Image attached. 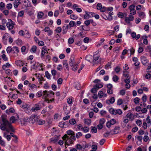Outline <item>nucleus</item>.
<instances>
[{
    "label": "nucleus",
    "mask_w": 151,
    "mask_h": 151,
    "mask_svg": "<svg viewBox=\"0 0 151 151\" xmlns=\"http://www.w3.org/2000/svg\"><path fill=\"white\" fill-rule=\"evenodd\" d=\"M62 138L64 140L66 141L65 142V147L66 148H67L66 147V145L68 146H69V144H68V142H67V140H66V139H69L68 142L70 144L73 143L72 142L74 141L76 139L75 135H72L69 137L68 136H67L66 134H65L63 136Z\"/></svg>",
    "instance_id": "obj_1"
},
{
    "label": "nucleus",
    "mask_w": 151,
    "mask_h": 151,
    "mask_svg": "<svg viewBox=\"0 0 151 151\" xmlns=\"http://www.w3.org/2000/svg\"><path fill=\"white\" fill-rule=\"evenodd\" d=\"M11 124L7 120L3 122V123L0 125V128L1 130L4 131L6 128L9 127Z\"/></svg>",
    "instance_id": "obj_2"
},
{
    "label": "nucleus",
    "mask_w": 151,
    "mask_h": 151,
    "mask_svg": "<svg viewBox=\"0 0 151 151\" xmlns=\"http://www.w3.org/2000/svg\"><path fill=\"white\" fill-rule=\"evenodd\" d=\"M30 122L32 123H34L37 120L38 116H37L35 114L32 115L29 118Z\"/></svg>",
    "instance_id": "obj_3"
},
{
    "label": "nucleus",
    "mask_w": 151,
    "mask_h": 151,
    "mask_svg": "<svg viewBox=\"0 0 151 151\" xmlns=\"http://www.w3.org/2000/svg\"><path fill=\"white\" fill-rule=\"evenodd\" d=\"M120 127H115L113 130L110 131L112 135L118 134L119 133V131Z\"/></svg>",
    "instance_id": "obj_4"
},
{
    "label": "nucleus",
    "mask_w": 151,
    "mask_h": 151,
    "mask_svg": "<svg viewBox=\"0 0 151 151\" xmlns=\"http://www.w3.org/2000/svg\"><path fill=\"white\" fill-rule=\"evenodd\" d=\"M142 63L144 65H145L148 62V60L144 56H142L141 58Z\"/></svg>",
    "instance_id": "obj_5"
},
{
    "label": "nucleus",
    "mask_w": 151,
    "mask_h": 151,
    "mask_svg": "<svg viewBox=\"0 0 151 151\" xmlns=\"http://www.w3.org/2000/svg\"><path fill=\"white\" fill-rule=\"evenodd\" d=\"M75 60L74 58L73 57L71 56L70 58L69 63V65L70 66L72 67L74 64V63H75Z\"/></svg>",
    "instance_id": "obj_6"
},
{
    "label": "nucleus",
    "mask_w": 151,
    "mask_h": 151,
    "mask_svg": "<svg viewBox=\"0 0 151 151\" xmlns=\"http://www.w3.org/2000/svg\"><path fill=\"white\" fill-rule=\"evenodd\" d=\"M40 106L37 104H35V106L32 108L31 110L32 111H36L37 110H40Z\"/></svg>",
    "instance_id": "obj_7"
},
{
    "label": "nucleus",
    "mask_w": 151,
    "mask_h": 151,
    "mask_svg": "<svg viewBox=\"0 0 151 151\" xmlns=\"http://www.w3.org/2000/svg\"><path fill=\"white\" fill-rule=\"evenodd\" d=\"M45 31L46 32H47L48 33V35L50 36L52 35V30L50 29V28L49 27H46L45 28Z\"/></svg>",
    "instance_id": "obj_8"
},
{
    "label": "nucleus",
    "mask_w": 151,
    "mask_h": 151,
    "mask_svg": "<svg viewBox=\"0 0 151 151\" xmlns=\"http://www.w3.org/2000/svg\"><path fill=\"white\" fill-rule=\"evenodd\" d=\"M93 63H95L96 61L98 60V59H99V56H98L97 54L94 55L93 56Z\"/></svg>",
    "instance_id": "obj_9"
},
{
    "label": "nucleus",
    "mask_w": 151,
    "mask_h": 151,
    "mask_svg": "<svg viewBox=\"0 0 151 151\" xmlns=\"http://www.w3.org/2000/svg\"><path fill=\"white\" fill-rule=\"evenodd\" d=\"M36 122L37 124H38L40 125L43 124L45 123V120L42 119H39L38 120V119H37V120Z\"/></svg>",
    "instance_id": "obj_10"
},
{
    "label": "nucleus",
    "mask_w": 151,
    "mask_h": 151,
    "mask_svg": "<svg viewBox=\"0 0 151 151\" xmlns=\"http://www.w3.org/2000/svg\"><path fill=\"white\" fill-rule=\"evenodd\" d=\"M6 26L9 30H11L14 27L13 24L12 23L9 22H8L6 23Z\"/></svg>",
    "instance_id": "obj_11"
},
{
    "label": "nucleus",
    "mask_w": 151,
    "mask_h": 151,
    "mask_svg": "<svg viewBox=\"0 0 151 151\" xmlns=\"http://www.w3.org/2000/svg\"><path fill=\"white\" fill-rule=\"evenodd\" d=\"M109 112L112 114L115 115L116 114V110H114L113 108H111L109 109Z\"/></svg>",
    "instance_id": "obj_12"
},
{
    "label": "nucleus",
    "mask_w": 151,
    "mask_h": 151,
    "mask_svg": "<svg viewBox=\"0 0 151 151\" xmlns=\"http://www.w3.org/2000/svg\"><path fill=\"white\" fill-rule=\"evenodd\" d=\"M115 101V99L114 97L111 98L109 100H107L106 101V103L109 104L108 102H109L110 103L113 104Z\"/></svg>",
    "instance_id": "obj_13"
},
{
    "label": "nucleus",
    "mask_w": 151,
    "mask_h": 151,
    "mask_svg": "<svg viewBox=\"0 0 151 151\" xmlns=\"http://www.w3.org/2000/svg\"><path fill=\"white\" fill-rule=\"evenodd\" d=\"M19 50L17 47H14L12 48V52L13 53H18Z\"/></svg>",
    "instance_id": "obj_14"
},
{
    "label": "nucleus",
    "mask_w": 151,
    "mask_h": 151,
    "mask_svg": "<svg viewBox=\"0 0 151 151\" xmlns=\"http://www.w3.org/2000/svg\"><path fill=\"white\" fill-rule=\"evenodd\" d=\"M20 4H21V2L20 1L17 2V0H15L14 2V7L16 8H17Z\"/></svg>",
    "instance_id": "obj_15"
},
{
    "label": "nucleus",
    "mask_w": 151,
    "mask_h": 151,
    "mask_svg": "<svg viewBox=\"0 0 151 151\" xmlns=\"http://www.w3.org/2000/svg\"><path fill=\"white\" fill-rule=\"evenodd\" d=\"M11 66L9 63H7L6 65H4L2 66V68L4 70H5L6 68H9Z\"/></svg>",
    "instance_id": "obj_16"
},
{
    "label": "nucleus",
    "mask_w": 151,
    "mask_h": 151,
    "mask_svg": "<svg viewBox=\"0 0 151 151\" xmlns=\"http://www.w3.org/2000/svg\"><path fill=\"white\" fill-rule=\"evenodd\" d=\"M98 89L96 87V86H94L91 91V92L92 93H95L96 92Z\"/></svg>",
    "instance_id": "obj_17"
},
{
    "label": "nucleus",
    "mask_w": 151,
    "mask_h": 151,
    "mask_svg": "<svg viewBox=\"0 0 151 151\" xmlns=\"http://www.w3.org/2000/svg\"><path fill=\"white\" fill-rule=\"evenodd\" d=\"M63 65L65 66L66 68L68 70V63H67V60H64L63 62Z\"/></svg>",
    "instance_id": "obj_18"
},
{
    "label": "nucleus",
    "mask_w": 151,
    "mask_h": 151,
    "mask_svg": "<svg viewBox=\"0 0 151 151\" xmlns=\"http://www.w3.org/2000/svg\"><path fill=\"white\" fill-rule=\"evenodd\" d=\"M92 59V56L91 55H87L85 57V59L90 62H91L90 59Z\"/></svg>",
    "instance_id": "obj_19"
},
{
    "label": "nucleus",
    "mask_w": 151,
    "mask_h": 151,
    "mask_svg": "<svg viewBox=\"0 0 151 151\" xmlns=\"http://www.w3.org/2000/svg\"><path fill=\"white\" fill-rule=\"evenodd\" d=\"M5 8V4L3 2H1L0 3V9L1 10H3Z\"/></svg>",
    "instance_id": "obj_20"
},
{
    "label": "nucleus",
    "mask_w": 151,
    "mask_h": 151,
    "mask_svg": "<svg viewBox=\"0 0 151 151\" xmlns=\"http://www.w3.org/2000/svg\"><path fill=\"white\" fill-rule=\"evenodd\" d=\"M69 123L72 125H74L76 123V122L75 119H72L69 121Z\"/></svg>",
    "instance_id": "obj_21"
},
{
    "label": "nucleus",
    "mask_w": 151,
    "mask_h": 151,
    "mask_svg": "<svg viewBox=\"0 0 151 151\" xmlns=\"http://www.w3.org/2000/svg\"><path fill=\"white\" fill-rule=\"evenodd\" d=\"M67 133L69 135H75L74 132L71 130H68L67 131Z\"/></svg>",
    "instance_id": "obj_22"
},
{
    "label": "nucleus",
    "mask_w": 151,
    "mask_h": 151,
    "mask_svg": "<svg viewBox=\"0 0 151 151\" xmlns=\"http://www.w3.org/2000/svg\"><path fill=\"white\" fill-rule=\"evenodd\" d=\"M51 73L53 76V78H55V76L57 72L55 70H51Z\"/></svg>",
    "instance_id": "obj_23"
},
{
    "label": "nucleus",
    "mask_w": 151,
    "mask_h": 151,
    "mask_svg": "<svg viewBox=\"0 0 151 151\" xmlns=\"http://www.w3.org/2000/svg\"><path fill=\"white\" fill-rule=\"evenodd\" d=\"M43 15L44 14L42 12H39L37 16L38 18L39 19L40 18H42L43 16Z\"/></svg>",
    "instance_id": "obj_24"
},
{
    "label": "nucleus",
    "mask_w": 151,
    "mask_h": 151,
    "mask_svg": "<svg viewBox=\"0 0 151 151\" xmlns=\"http://www.w3.org/2000/svg\"><path fill=\"white\" fill-rule=\"evenodd\" d=\"M91 122V120L90 119H84V123L87 124H90Z\"/></svg>",
    "instance_id": "obj_25"
},
{
    "label": "nucleus",
    "mask_w": 151,
    "mask_h": 151,
    "mask_svg": "<svg viewBox=\"0 0 151 151\" xmlns=\"http://www.w3.org/2000/svg\"><path fill=\"white\" fill-rule=\"evenodd\" d=\"M81 129H82V130L85 133L89 131V128L87 127H85L84 128L82 127L81 128Z\"/></svg>",
    "instance_id": "obj_26"
},
{
    "label": "nucleus",
    "mask_w": 151,
    "mask_h": 151,
    "mask_svg": "<svg viewBox=\"0 0 151 151\" xmlns=\"http://www.w3.org/2000/svg\"><path fill=\"white\" fill-rule=\"evenodd\" d=\"M139 16L142 18H143L145 16V14L144 12H138Z\"/></svg>",
    "instance_id": "obj_27"
},
{
    "label": "nucleus",
    "mask_w": 151,
    "mask_h": 151,
    "mask_svg": "<svg viewBox=\"0 0 151 151\" xmlns=\"http://www.w3.org/2000/svg\"><path fill=\"white\" fill-rule=\"evenodd\" d=\"M102 5L101 3H98L96 6V8L97 10H100L102 8Z\"/></svg>",
    "instance_id": "obj_28"
},
{
    "label": "nucleus",
    "mask_w": 151,
    "mask_h": 151,
    "mask_svg": "<svg viewBox=\"0 0 151 151\" xmlns=\"http://www.w3.org/2000/svg\"><path fill=\"white\" fill-rule=\"evenodd\" d=\"M119 79L118 76L116 75H115L113 77V80L115 82H116Z\"/></svg>",
    "instance_id": "obj_29"
},
{
    "label": "nucleus",
    "mask_w": 151,
    "mask_h": 151,
    "mask_svg": "<svg viewBox=\"0 0 151 151\" xmlns=\"http://www.w3.org/2000/svg\"><path fill=\"white\" fill-rule=\"evenodd\" d=\"M7 52L8 53H10L11 52H12V48L10 47H9L6 49Z\"/></svg>",
    "instance_id": "obj_30"
},
{
    "label": "nucleus",
    "mask_w": 151,
    "mask_h": 151,
    "mask_svg": "<svg viewBox=\"0 0 151 151\" xmlns=\"http://www.w3.org/2000/svg\"><path fill=\"white\" fill-rule=\"evenodd\" d=\"M75 23L73 21H71L69 23V25L70 27H73L75 26Z\"/></svg>",
    "instance_id": "obj_31"
},
{
    "label": "nucleus",
    "mask_w": 151,
    "mask_h": 151,
    "mask_svg": "<svg viewBox=\"0 0 151 151\" xmlns=\"http://www.w3.org/2000/svg\"><path fill=\"white\" fill-rule=\"evenodd\" d=\"M139 100H140V99L139 98L137 97L135 98L134 99V101L135 104H137L139 103Z\"/></svg>",
    "instance_id": "obj_32"
},
{
    "label": "nucleus",
    "mask_w": 151,
    "mask_h": 151,
    "mask_svg": "<svg viewBox=\"0 0 151 151\" xmlns=\"http://www.w3.org/2000/svg\"><path fill=\"white\" fill-rule=\"evenodd\" d=\"M12 5L11 3L8 4H7L6 7L8 10L12 8Z\"/></svg>",
    "instance_id": "obj_33"
},
{
    "label": "nucleus",
    "mask_w": 151,
    "mask_h": 151,
    "mask_svg": "<svg viewBox=\"0 0 151 151\" xmlns=\"http://www.w3.org/2000/svg\"><path fill=\"white\" fill-rule=\"evenodd\" d=\"M85 13L86 15H84V18L85 19H88L89 17L88 14V12L86 11Z\"/></svg>",
    "instance_id": "obj_34"
},
{
    "label": "nucleus",
    "mask_w": 151,
    "mask_h": 151,
    "mask_svg": "<svg viewBox=\"0 0 151 151\" xmlns=\"http://www.w3.org/2000/svg\"><path fill=\"white\" fill-rule=\"evenodd\" d=\"M82 136V134L81 132L77 133L76 134V137L77 139H78L80 137Z\"/></svg>",
    "instance_id": "obj_35"
},
{
    "label": "nucleus",
    "mask_w": 151,
    "mask_h": 151,
    "mask_svg": "<svg viewBox=\"0 0 151 151\" xmlns=\"http://www.w3.org/2000/svg\"><path fill=\"white\" fill-rule=\"evenodd\" d=\"M65 125V122H61L59 123V124L58 126L59 127L61 128L64 127V126Z\"/></svg>",
    "instance_id": "obj_36"
},
{
    "label": "nucleus",
    "mask_w": 151,
    "mask_h": 151,
    "mask_svg": "<svg viewBox=\"0 0 151 151\" xmlns=\"http://www.w3.org/2000/svg\"><path fill=\"white\" fill-rule=\"evenodd\" d=\"M45 75L46 77L49 79H50V75L48 71H46L45 72Z\"/></svg>",
    "instance_id": "obj_37"
},
{
    "label": "nucleus",
    "mask_w": 151,
    "mask_h": 151,
    "mask_svg": "<svg viewBox=\"0 0 151 151\" xmlns=\"http://www.w3.org/2000/svg\"><path fill=\"white\" fill-rule=\"evenodd\" d=\"M96 87L98 89L101 88L103 87V85L101 83H98L96 84Z\"/></svg>",
    "instance_id": "obj_38"
},
{
    "label": "nucleus",
    "mask_w": 151,
    "mask_h": 151,
    "mask_svg": "<svg viewBox=\"0 0 151 151\" xmlns=\"http://www.w3.org/2000/svg\"><path fill=\"white\" fill-rule=\"evenodd\" d=\"M91 132L93 133H96L97 132V129L95 127H91Z\"/></svg>",
    "instance_id": "obj_39"
},
{
    "label": "nucleus",
    "mask_w": 151,
    "mask_h": 151,
    "mask_svg": "<svg viewBox=\"0 0 151 151\" xmlns=\"http://www.w3.org/2000/svg\"><path fill=\"white\" fill-rule=\"evenodd\" d=\"M121 68L119 66H117L114 69V70L117 73H118L120 70Z\"/></svg>",
    "instance_id": "obj_40"
},
{
    "label": "nucleus",
    "mask_w": 151,
    "mask_h": 151,
    "mask_svg": "<svg viewBox=\"0 0 151 151\" xmlns=\"http://www.w3.org/2000/svg\"><path fill=\"white\" fill-rule=\"evenodd\" d=\"M2 57L3 60L5 61H7L8 60V58L6 57V55L4 54H3L2 56Z\"/></svg>",
    "instance_id": "obj_41"
},
{
    "label": "nucleus",
    "mask_w": 151,
    "mask_h": 151,
    "mask_svg": "<svg viewBox=\"0 0 151 151\" xmlns=\"http://www.w3.org/2000/svg\"><path fill=\"white\" fill-rule=\"evenodd\" d=\"M74 42V40L72 38H70L68 40V43L70 44H72Z\"/></svg>",
    "instance_id": "obj_42"
},
{
    "label": "nucleus",
    "mask_w": 151,
    "mask_h": 151,
    "mask_svg": "<svg viewBox=\"0 0 151 151\" xmlns=\"http://www.w3.org/2000/svg\"><path fill=\"white\" fill-rule=\"evenodd\" d=\"M63 80L61 78H59L57 81L58 84H61L63 82Z\"/></svg>",
    "instance_id": "obj_43"
},
{
    "label": "nucleus",
    "mask_w": 151,
    "mask_h": 151,
    "mask_svg": "<svg viewBox=\"0 0 151 151\" xmlns=\"http://www.w3.org/2000/svg\"><path fill=\"white\" fill-rule=\"evenodd\" d=\"M76 148L79 150H82L83 149V147H82L79 144H77L76 146Z\"/></svg>",
    "instance_id": "obj_44"
},
{
    "label": "nucleus",
    "mask_w": 151,
    "mask_h": 151,
    "mask_svg": "<svg viewBox=\"0 0 151 151\" xmlns=\"http://www.w3.org/2000/svg\"><path fill=\"white\" fill-rule=\"evenodd\" d=\"M135 138L137 139L139 141L141 142L142 139V137L141 136H136L135 137Z\"/></svg>",
    "instance_id": "obj_45"
},
{
    "label": "nucleus",
    "mask_w": 151,
    "mask_h": 151,
    "mask_svg": "<svg viewBox=\"0 0 151 151\" xmlns=\"http://www.w3.org/2000/svg\"><path fill=\"white\" fill-rule=\"evenodd\" d=\"M116 114H118L119 115H121L122 113V111L120 109H117V110H116Z\"/></svg>",
    "instance_id": "obj_46"
},
{
    "label": "nucleus",
    "mask_w": 151,
    "mask_h": 151,
    "mask_svg": "<svg viewBox=\"0 0 151 151\" xmlns=\"http://www.w3.org/2000/svg\"><path fill=\"white\" fill-rule=\"evenodd\" d=\"M103 95V93L102 91H100L99 92V93H98V96H99V98H101L102 97Z\"/></svg>",
    "instance_id": "obj_47"
},
{
    "label": "nucleus",
    "mask_w": 151,
    "mask_h": 151,
    "mask_svg": "<svg viewBox=\"0 0 151 151\" xmlns=\"http://www.w3.org/2000/svg\"><path fill=\"white\" fill-rule=\"evenodd\" d=\"M123 102L122 100L121 99H119L117 101V104L118 105H121Z\"/></svg>",
    "instance_id": "obj_48"
},
{
    "label": "nucleus",
    "mask_w": 151,
    "mask_h": 151,
    "mask_svg": "<svg viewBox=\"0 0 151 151\" xmlns=\"http://www.w3.org/2000/svg\"><path fill=\"white\" fill-rule=\"evenodd\" d=\"M105 122V120L104 118H102L99 120V124L103 125L104 124Z\"/></svg>",
    "instance_id": "obj_49"
},
{
    "label": "nucleus",
    "mask_w": 151,
    "mask_h": 151,
    "mask_svg": "<svg viewBox=\"0 0 151 151\" xmlns=\"http://www.w3.org/2000/svg\"><path fill=\"white\" fill-rule=\"evenodd\" d=\"M78 66V64L76 63L74 64L73 66V67L72 68V69L73 71L76 70L77 69V67Z\"/></svg>",
    "instance_id": "obj_50"
},
{
    "label": "nucleus",
    "mask_w": 151,
    "mask_h": 151,
    "mask_svg": "<svg viewBox=\"0 0 151 151\" xmlns=\"http://www.w3.org/2000/svg\"><path fill=\"white\" fill-rule=\"evenodd\" d=\"M1 118L3 122L7 121L6 119V116L4 115H2L1 116Z\"/></svg>",
    "instance_id": "obj_51"
},
{
    "label": "nucleus",
    "mask_w": 151,
    "mask_h": 151,
    "mask_svg": "<svg viewBox=\"0 0 151 151\" xmlns=\"http://www.w3.org/2000/svg\"><path fill=\"white\" fill-rule=\"evenodd\" d=\"M10 121H12V123H14L15 121V118L14 116H12L10 118Z\"/></svg>",
    "instance_id": "obj_52"
},
{
    "label": "nucleus",
    "mask_w": 151,
    "mask_h": 151,
    "mask_svg": "<svg viewBox=\"0 0 151 151\" xmlns=\"http://www.w3.org/2000/svg\"><path fill=\"white\" fill-rule=\"evenodd\" d=\"M110 133L111 134V132H110L107 131L105 134H104L103 136L104 137H108Z\"/></svg>",
    "instance_id": "obj_53"
},
{
    "label": "nucleus",
    "mask_w": 151,
    "mask_h": 151,
    "mask_svg": "<svg viewBox=\"0 0 151 151\" xmlns=\"http://www.w3.org/2000/svg\"><path fill=\"white\" fill-rule=\"evenodd\" d=\"M117 15L118 17L120 18H122L124 16V14L122 13L121 12H119L118 13Z\"/></svg>",
    "instance_id": "obj_54"
},
{
    "label": "nucleus",
    "mask_w": 151,
    "mask_h": 151,
    "mask_svg": "<svg viewBox=\"0 0 151 151\" xmlns=\"http://www.w3.org/2000/svg\"><path fill=\"white\" fill-rule=\"evenodd\" d=\"M42 91H40L37 92L36 94V96H37L38 97H40L42 95Z\"/></svg>",
    "instance_id": "obj_55"
},
{
    "label": "nucleus",
    "mask_w": 151,
    "mask_h": 151,
    "mask_svg": "<svg viewBox=\"0 0 151 151\" xmlns=\"http://www.w3.org/2000/svg\"><path fill=\"white\" fill-rule=\"evenodd\" d=\"M97 146L95 145H93L92 146V150L94 151H96L97 149Z\"/></svg>",
    "instance_id": "obj_56"
},
{
    "label": "nucleus",
    "mask_w": 151,
    "mask_h": 151,
    "mask_svg": "<svg viewBox=\"0 0 151 151\" xmlns=\"http://www.w3.org/2000/svg\"><path fill=\"white\" fill-rule=\"evenodd\" d=\"M70 18L73 19H76L78 18V17L74 14H72L70 15Z\"/></svg>",
    "instance_id": "obj_57"
},
{
    "label": "nucleus",
    "mask_w": 151,
    "mask_h": 151,
    "mask_svg": "<svg viewBox=\"0 0 151 151\" xmlns=\"http://www.w3.org/2000/svg\"><path fill=\"white\" fill-rule=\"evenodd\" d=\"M149 139V137L147 135H145L144 136L143 138V140L145 142H147Z\"/></svg>",
    "instance_id": "obj_58"
},
{
    "label": "nucleus",
    "mask_w": 151,
    "mask_h": 151,
    "mask_svg": "<svg viewBox=\"0 0 151 151\" xmlns=\"http://www.w3.org/2000/svg\"><path fill=\"white\" fill-rule=\"evenodd\" d=\"M135 7V5L134 4H132L129 6V9L130 10H132V9H134V8Z\"/></svg>",
    "instance_id": "obj_59"
},
{
    "label": "nucleus",
    "mask_w": 151,
    "mask_h": 151,
    "mask_svg": "<svg viewBox=\"0 0 151 151\" xmlns=\"http://www.w3.org/2000/svg\"><path fill=\"white\" fill-rule=\"evenodd\" d=\"M24 13V11H20L18 14L19 16L20 17H22L23 16Z\"/></svg>",
    "instance_id": "obj_60"
},
{
    "label": "nucleus",
    "mask_w": 151,
    "mask_h": 151,
    "mask_svg": "<svg viewBox=\"0 0 151 151\" xmlns=\"http://www.w3.org/2000/svg\"><path fill=\"white\" fill-rule=\"evenodd\" d=\"M61 28L60 27H58L55 30V31L57 33H60L61 31Z\"/></svg>",
    "instance_id": "obj_61"
},
{
    "label": "nucleus",
    "mask_w": 151,
    "mask_h": 151,
    "mask_svg": "<svg viewBox=\"0 0 151 151\" xmlns=\"http://www.w3.org/2000/svg\"><path fill=\"white\" fill-rule=\"evenodd\" d=\"M37 47L35 46H33L31 48L32 50L34 52H35L36 51Z\"/></svg>",
    "instance_id": "obj_62"
},
{
    "label": "nucleus",
    "mask_w": 151,
    "mask_h": 151,
    "mask_svg": "<svg viewBox=\"0 0 151 151\" xmlns=\"http://www.w3.org/2000/svg\"><path fill=\"white\" fill-rule=\"evenodd\" d=\"M3 13L4 14V15L7 16L9 14V12L8 10H6L3 11Z\"/></svg>",
    "instance_id": "obj_63"
},
{
    "label": "nucleus",
    "mask_w": 151,
    "mask_h": 151,
    "mask_svg": "<svg viewBox=\"0 0 151 151\" xmlns=\"http://www.w3.org/2000/svg\"><path fill=\"white\" fill-rule=\"evenodd\" d=\"M105 139H103L101 140L99 142V144L101 145H102L105 142Z\"/></svg>",
    "instance_id": "obj_64"
}]
</instances>
